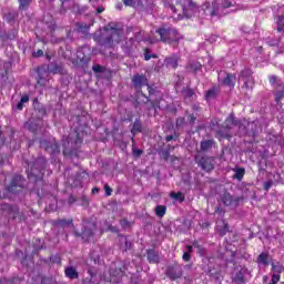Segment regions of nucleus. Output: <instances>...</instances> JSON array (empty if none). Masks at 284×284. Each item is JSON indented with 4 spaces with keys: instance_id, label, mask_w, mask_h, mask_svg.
<instances>
[{
    "instance_id": "052dcab7",
    "label": "nucleus",
    "mask_w": 284,
    "mask_h": 284,
    "mask_svg": "<svg viewBox=\"0 0 284 284\" xmlns=\"http://www.w3.org/2000/svg\"><path fill=\"white\" fill-rule=\"evenodd\" d=\"M133 153L136 154V156H141V154L143 153V151L134 149V150H133Z\"/></svg>"
},
{
    "instance_id": "338daca9",
    "label": "nucleus",
    "mask_w": 284,
    "mask_h": 284,
    "mask_svg": "<svg viewBox=\"0 0 284 284\" xmlns=\"http://www.w3.org/2000/svg\"><path fill=\"white\" fill-rule=\"evenodd\" d=\"M278 40H275V41H272V42H268L270 45H278Z\"/></svg>"
},
{
    "instance_id": "0eeeda50",
    "label": "nucleus",
    "mask_w": 284,
    "mask_h": 284,
    "mask_svg": "<svg viewBox=\"0 0 284 284\" xmlns=\"http://www.w3.org/2000/svg\"><path fill=\"white\" fill-rule=\"evenodd\" d=\"M219 203H222V205H225V207H239L241 197H234L232 194H230V192H224L220 195Z\"/></svg>"
},
{
    "instance_id": "7ed1b4c3",
    "label": "nucleus",
    "mask_w": 284,
    "mask_h": 284,
    "mask_svg": "<svg viewBox=\"0 0 284 284\" xmlns=\"http://www.w3.org/2000/svg\"><path fill=\"white\" fill-rule=\"evenodd\" d=\"M63 154H74V150H77L81 143H83V139L79 136L78 132L70 133L68 138L63 136Z\"/></svg>"
},
{
    "instance_id": "5fc2aeb1",
    "label": "nucleus",
    "mask_w": 284,
    "mask_h": 284,
    "mask_svg": "<svg viewBox=\"0 0 284 284\" xmlns=\"http://www.w3.org/2000/svg\"><path fill=\"white\" fill-rule=\"evenodd\" d=\"M183 123H185V118H179L176 120V128H181V125H183Z\"/></svg>"
},
{
    "instance_id": "0e129e2a",
    "label": "nucleus",
    "mask_w": 284,
    "mask_h": 284,
    "mask_svg": "<svg viewBox=\"0 0 284 284\" xmlns=\"http://www.w3.org/2000/svg\"><path fill=\"white\" fill-rule=\"evenodd\" d=\"M99 192H100L99 187H93L92 189V194H99Z\"/></svg>"
},
{
    "instance_id": "cd10ccee",
    "label": "nucleus",
    "mask_w": 284,
    "mask_h": 284,
    "mask_svg": "<svg viewBox=\"0 0 284 284\" xmlns=\"http://www.w3.org/2000/svg\"><path fill=\"white\" fill-rule=\"evenodd\" d=\"M214 145V140H204L201 142L200 150L202 152H207Z\"/></svg>"
},
{
    "instance_id": "39448f33",
    "label": "nucleus",
    "mask_w": 284,
    "mask_h": 284,
    "mask_svg": "<svg viewBox=\"0 0 284 284\" xmlns=\"http://www.w3.org/2000/svg\"><path fill=\"white\" fill-rule=\"evenodd\" d=\"M173 1H175L176 6H180V8H182L183 14L184 17H186V19L194 17V14L199 12V6H196V3H194V1L192 0H173Z\"/></svg>"
},
{
    "instance_id": "9d476101",
    "label": "nucleus",
    "mask_w": 284,
    "mask_h": 284,
    "mask_svg": "<svg viewBox=\"0 0 284 284\" xmlns=\"http://www.w3.org/2000/svg\"><path fill=\"white\" fill-rule=\"evenodd\" d=\"M23 176L21 175H14L11 180L10 185L7 187L8 192H11L12 194H17V192H21L23 189Z\"/></svg>"
},
{
    "instance_id": "ddd939ff",
    "label": "nucleus",
    "mask_w": 284,
    "mask_h": 284,
    "mask_svg": "<svg viewBox=\"0 0 284 284\" xmlns=\"http://www.w3.org/2000/svg\"><path fill=\"white\" fill-rule=\"evenodd\" d=\"M166 276L171 278V281H176V278H181L183 276V271L179 266H169L166 270Z\"/></svg>"
},
{
    "instance_id": "de8ad7c7",
    "label": "nucleus",
    "mask_w": 284,
    "mask_h": 284,
    "mask_svg": "<svg viewBox=\"0 0 284 284\" xmlns=\"http://www.w3.org/2000/svg\"><path fill=\"white\" fill-rule=\"evenodd\" d=\"M92 70H93V72L101 73V72H103V67H101V64H94L92 67Z\"/></svg>"
},
{
    "instance_id": "f8f14e48",
    "label": "nucleus",
    "mask_w": 284,
    "mask_h": 284,
    "mask_svg": "<svg viewBox=\"0 0 284 284\" xmlns=\"http://www.w3.org/2000/svg\"><path fill=\"white\" fill-rule=\"evenodd\" d=\"M132 83L135 90H141L143 87L148 85V78L143 74H135L132 78Z\"/></svg>"
},
{
    "instance_id": "2eb2a0df",
    "label": "nucleus",
    "mask_w": 284,
    "mask_h": 284,
    "mask_svg": "<svg viewBox=\"0 0 284 284\" xmlns=\"http://www.w3.org/2000/svg\"><path fill=\"white\" fill-rule=\"evenodd\" d=\"M225 128H227L229 130H232V128H241V120H236V118H234V114L231 113L224 121L223 124Z\"/></svg>"
},
{
    "instance_id": "473e14b6",
    "label": "nucleus",
    "mask_w": 284,
    "mask_h": 284,
    "mask_svg": "<svg viewBox=\"0 0 284 284\" xmlns=\"http://www.w3.org/2000/svg\"><path fill=\"white\" fill-rule=\"evenodd\" d=\"M45 77H48V72L44 71V73H41V70H38V84L39 85H45V83H48V79H45Z\"/></svg>"
},
{
    "instance_id": "e2e57ef3",
    "label": "nucleus",
    "mask_w": 284,
    "mask_h": 284,
    "mask_svg": "<svg viewBox=\"0 0 284 284\" xmlns=\"http://www.w3.org/2000/svg\"><path fill=\"white\" fill-rule=\"evenodd\" d=\"M108 230H110L111 232H118L116 227L112 225H108Z\"/></svg>"
},
{
    "instance_id": "c756f323",
    "label": "nucleus",
    "mask_w": 284,
    "mask_h": 284,
    "mask_svg": "<svg viewBox=\"0 0 284 284\" xmlns=\"http://www.w3.org/2000/svg\"><path fill=\"white\" fill-rule=\"evenodd\" d=\"M142 130H143V125L141 124V120L140 119L135 120L131 129V133L133 134V136L134 134H138V132H142Z\"/></svg>"
},
{
    "instance_id": "aec40b11",
    "label": "nucleus",
    "mask_w": 284,
    "mask_h": 284,
    "mask_svg": "<svg viewBox=\"0 0 284 284\" xmlns=\"http://www.w3.org/2000/svg\"><path fill=\"white\" fill-rule=\"evenodd\" d=\"M256 263H258V265H264V267H267V265H270V253H261L257 256Z\"/></svg>"
},
{
    "instance_id": "4c0bfd02",
    "label": "nucleus",
    "mask_w": 284,
    "mask_h": 284,
    "mask_svg": "<svg viewBox=\"0 0 284 284\" xmlns=\"http://www.w3.org/2000/svg\"><path fill=\"white\" fill-rule=\"evenodd\" d=\"M193 247L197 250L200 256H205V247H203V245H201L197 241L193 242Z\"/></svg>"
},
{
    "instance_id": "20e7f679",
    "label": "nucleus",
    "mask_w": 284,
    "mask_h": 284,
    "mask_svg": "<svg viewBox=\"0 0 284 284\" xmlns=\"http://www.w3.org/2000/svg\"><path fill=\"white\" fill-rule=\"evenodd\" d=\"M43 170H45V159L39 158L34 163L33 168L28 169V179L34 181V183H39V181H43Z\"/></svg>"
},
{
    "instance_id": "2f4dec72",
    "label": "nucleus",
    "mask_w": 284,
    "mask_h": 284,
    "mask_svg": "<svg viewBox=\"0 0 284 284\" xmlns=\"http://www.w3.org/2000/svg\"><path fill=\"white\" fill-rule=\"evenodd\" d=\"M24 128L29 130L30 132H37L39 130V123L34 122V120H29L26 124Z\"/></svg>"
},
{
    "instance_id": "412c9836",
    "label": "nucleus",
    "mask_w": 284,
    "mask_h": 284,
    "mask_svg": "<svg viewBox=\"0 0 284 284\" xmlns=\"http://www.w3.org/2000/svg\"><path fill=\"white\" fill-rule=\"evenodd\" d=\"M275 30L280 32V34H284V16H275Z\"/></svg>"
},
{
    "instance_id": "a211bd4d",
    "label": "nucleus",
    "mask_w": 284,
    "mask_h": 284,
    "mask_svg": "<svg viewBox=\"0 0 284 284\" xmlns=\"http://www.w3.org/2000/svg\"><path fill=\"white\" fill-rule=\"evenodd\" d=\"M232 134L230 133V129L227 126H223L216 131L215 138L222 141V139H230Z\"/></svg>"
},
{
    "instance_id": "c9c22d12",
    "label": "nucleus",
    "mask_w": 284,
    "mask_h": 284,
    "mask_svg": "<svg viewBox=\"0 0 284 284\" xmlns=\"http://www.w3.org/2000/svg\"><path fill=\"white\" fill-rule=\"evenodd\" d=\"M216 94H217L216 88L213 87L205 93L206 101H212V99H216Z\"/></svg>"
},
{
    "instance_id": "f704fd0d",
    "label": "nucleus",
    "mask_w": 284,
    "mask_h": 284,
    "mask_svg": "<svg viewBox=\"0 0 284 284\" xmlns=\"http://www.w3.org/2000/svg\"><path fill=\"white\" fill-rule=\"evenodd\" d=\"M170 197L174 201H180V203H183V201H185V195L182 192H171Z\"/></svg>"
},
{
    "instance_id": "09e8293b",
    "label": "nucleus",
    "mask_w": 284,
    "mask_h": 284,
    "mask_svg": "<svg viewBox=\"0 0 284 284\" xmlns=\"http://www.w3.org/2000/svg\"><path fill=\"white\" fill-rule=\"evenodd\" d=\"M272 185H274V182H273L272 180L266 181V182L264 183V190H265L266 192L270 191V189L272 187Z\"/></svg>"
},
{
    "instance_id": "f257e3e1",
    "label": "nucleus",
    "mask_w": 284,
    "mask_h": 284,
    "mask_svg": "<svg viewBox=\"0 0 284 284\" xmlns=\"http://www.w3.org/2000/svg\"><path fill=\"white\" fill-rule=\"evenodd\" d=\"M93 40L100 45V54L104 57L112 54L114 47L123 41V26L121 23L110 22L93 34Z\"/></svg>"
},
{
    "instance_id": "b1692460",
    "label": "nucleus",
    "mask_w": 284,
    "mask_h": 284,
    "mask_svg": "<svg viewBox=\"0 0 284 284\" xmlns=\"http://www.w3.org/2000/svg\"><path fill=\"white\" fill-rule=\"evenodd\" d=\"M48 71L52 72V74H63V67L57 63H50L48 65Z\"/></svg>"
},
{
    "instance_id": "58836bf2",
    "label": "nucleus",
    "mask_w": 284,
    "mask_h": 284,
    "mask_svg": "<svg viewBox=\"0 0 284 284\" xmlns=\"http://www.w3.org/2000/svg\"><path fill=\"white\" fill-rule=\"evenodd\" d=\"M77 28L79 32H88V30H90V26H88V23L85 22H78L77 23Z\"/></svg>"
},
{
    "instance_id": "f3484780",
    "label": "nucleus",
    "mask_w": 284,
    "mask_h": 284,
    "mask_svg": "<svg viewBox=\"0 0 284 284\" xmlns=\"http://www.w3.org/2000/svg\"><path fill=\"white\" fill-rule=\"evenodd\" d=\"M72 225V220H55L53 221V227L55 230H67Z\"/></svg>"
},
{
    "instance_id": "4468645a",
    "label": "nucleus",
    "mask_w": 284,
    "mask_h": 284,
    "mask_svg": "<svg viewBox=\"0 0 284 284\" xmlns=\"http://www.w3.org/2000/svg\"><path fill=\"white\" fill-rule=\"evenodd\" d=\"M250 274V271L246 267L240 268L239 272L233 276V283L243 284L245 283V277Z\"/></svg>"
},
{
    "instance_id": "e433bc0d",
    "label": "nucleus",
    "mask_w": 284,
    "mask_h": 284,
    "mask_svg": "<svg viewBox=\"0 0 284 284\" xmlns=\"http://www.w3.org/2000/svg\"><path fill=\"white\" fill-rule=\"evenodd\" d=\"M30 101V97L28 94H24L21 97L20 102L17 104V110H23V104L28 103Z\"/></svg>"
},
{
    "instance_id": "1a4fd4ad",
    "label": "nucleus",
    "mask_w": 284,
    "mask_h": 284,
    "mask_svg": "<svg viewBox=\"0 0 284 284\" xmlns=\"http://www.w3.org/2000/svg\"><path fill=\"white\" fill-rule=\"evenodd\" d=\"M195 161L204 172H212L214 170V159L212 158L196 155Z\"/></svg>"
},
{
    "instance_id": "49530a36",
    "label": "nucleus",
    "mask_w": 284,
    "mask_h": 284,
    "mask_svg": "<svg viewBox=\"0 0 284 284\" xmlns=\"http://www.w3.org/2000/svg\"><path fill=\"white\" fill-rule=\"evenodd\" d=\"M156 59V55L155 54H150V50H145V53H144V59L146 60V61H150V59Z\"/></svg>"
},
{
    "instance_id": "4be33fe9",
    "label": "nucleus",
    "mask_w": 284,
    "mask_h": 284,
    "mask_svg": "<svg viewBox=\"0 0 284 284\" xmlns=\"http://www.w3.org/2000/svg\"><path fill=\"white\" fill-rule=\"evenodd\" d=\"M274 97H275L276 103H278L281 99H284V83H280L275 87Z\"/></svg>"
},
{
    "instance_id": "69168bd1",
    "label": "nucleus",
    "mask_w": 284,
    "mask_h": 284,
    "mask_svg": "<svg viewBox=\"0 0 284 284\" xmlns=\"http://www.w3.org/2000/svg\"><path fill=\"white\" fill-rule=\"evenodd\" d=\"M173 139H174V135H168L166 136V142L170 143V141H173Z\"/></svg>"
},
{
    "instance_id": "603ef678",
    "label": "nucleus",
    "mask_w": 284,
    "mask_h": 284,
    "mask_svg": "<svg viewBox=\"0 0 284 284\" xmlns=\"http://www.w3.org/2000/svg\"><path fill=\"white\" fill-rule=\"evenodd\" d=\"M215 214H220V216H224L225 210H223V207L221 206H217L215 207Z\"/></svg>"
},
{
    "instance_id": "c03bdc74",
    "label": "nucleus",
    "mask_w": 284,
    "mask_h": 284,
    "mask_svg": "<svg viewBox=\"0 0 284 284\" xmlns=\"http://www.w3.org/2000/svg\"><path fill=\"white\" fill-rule=\"evenodd\" d=\"M278 281H281V275L273 274L268 284H276V283H278Z\"/></svg>"
},
{
    "instance_id": "7c9ffc66",
    "label": "nucleus",
    "mask_w": 284,
    "mask_h": 284,
    "mask_svg": "<svg viewBox=\"0 0 284 284\" xmlns=\"http://www.w3.org/2000/svg\"><path fill=\"white\" fill-rule=\"evenodd\" d=\"M166 212H168V206L166 205L155 206V216H159L160 219H163V216H165Z\"/></svg>"
},
{
    "instance_id": "864d4df0",
    "label": "nucleus",
    "mask_w": 284,
    "mask_h": 284,
    "mask_svg": "<svg viewBox=\"0 0 284 284\" xmlns=\"http://www.w3.org/2000/svg\"><path fill=\"white\" fill-rule=\"evenodd\" d=\"M82 53H83V49H79L77 52V57L79 61H83L85 59V57L81 55Z\"/></svg>"
},
{
    "instance_id": "a18cd8bd",
    "label": "nucleus",
    "mask_w": 284,
    "mask_h": 284,
    "mask_svg": "<svg viewBox=\"0 0 284 284\" xmlns=\"http://www.w3.org/2000/svg\"><path fill=\"white\" fill-rule=\"evenodd\" d=\"M270 83H271V85H275V88H276V85H278L282 82H278V77L272 75V77H270Z\"/></svg>"
},
{
    "instance_id": "393cba45",
    "label": "nucleus",
    "mask_w": 284,
    "mask_h": 284,
    "mask_svg": "<svg viewBox=\"0 0 284 284\" xmlns=\"http://www.w3.org/2000/svg\"><path fill=\"white\" fill-rule=\"evenodd\" d=\"M271 267L273 274H278L280 276L281 274H283L284 267L283 264H281L280 262H272Z\"/></svg>"
},
{
    "instance_id": "79ce46f5",
    "label": "nucleus",
    "mask_w": 284,
    "mask_h": 284,
    "mask_svg": "<svg viewBox=\"0 0 284 284\" xmlns=\"http://www.w3.org/2000/svg\"><path fill=\"white\" fill-rule=\"evenodd\" d=\"M164 6L168 10H171L172 14H176V7H174V3L165 2Z\"/></svg>"
},
{
    "instance_id": "6e6552de",
    "label": "nucleus",
    "mask_w": 284,
    "mask_h": 284,
    "mask_svg": "<svg viewBox=\"0 0 284 284\" xmlns=\"http://www.w3.org/2000/svg\"><path fill=\"white\" fill-rule=\"evenodd\" d=\"M239 81H243V87L246 90H252L254 88V79L252 78V69H244L241 71Z\"/></svg>"
},
{
    "instance_id": "6e6d98bb",
    "label": "nucleus",
    "mask_w": 284,
    "mask_h": 284,
    "mask_svg": "<svg viewBox=\"0 0 284 284\" xmlns=\"http://www.w3.org/2000/svg\"><path fill=\"white\" fill-rule=\"evenodd\" d=\"M222 6L223 8H232V2H230L229 0H223Z\"/></svg>"
},
{
    "instance_id": "8fccbe9b",
    "label": "nucleus",
    "mask_w": 284,
    "mask_h": 284,
    "mask_svg": "<svg viewBox=\"0 0 284 284\" xmlns=\"http://www.w3.org/2000/svg\"><path fill=\"white\" fill-rule=\"evenodd\" d=\"M182 258L185 261V263H189V261L192 258V255L190 252H184Z\"/></svg>"
},
{
    "instance_id": "6ab92c4d",
    "label": "nucleus",
    "mask_w": 284,
    "mask_h": 284,
    "mask_svg": "<svg viewBox=\"0 0 284 284\" xmlns=\"http://www.w3.org/2000/svg\"><path fill=\"white\" fill-rule=\"evenodd\" d=\"M166 68H172L176 70L179 68V55H172L165 59L164 61Z\"/></svg>"
},
{
    "instance_id": "4d7b16f0",
    "label": "nucleus",
    "mask_w": 284,
    "mask_h": 284,
    "mask_svg": "<svg viewBox=\"0 0 284 284\" xmlns=\"http://www.w3.org/2000/svg\"><path fill=\"white\" fill-rule=\"evenodd\" d=\"M33 57H43V50L39 49L38 51L33 52Z\"/></svg>"
},
{
    "instance_id": "37998d69",
    "label": "nucleus",
    "mask_w": 284,
    "mask_h": 284,
    "mask_svg": "<svg viewBox=\"0 0 284 284\" xmlns=\"http://www.w3.org/2000/svg\"><path fill=\"white\" fill-rule=\"evenodd\" d=\"M30 1H32V0H19L20 10H26L28 8V6H30Z\"/></svg>"
},
{
    "instance_id": "5701e85b",
    "label": "nucleus",
    "mask_w": 284,
    "mask_h": 284,
    "mask_svg": "<svg viewBox=\"0 0 284 284\" xmlns=\"http://www.w3.org/2000/svg\"><path fill=\"white\" fill-rule=\"evenodd\" d=\"M222 83L227 88H234V83H236V75L229 73Z\"/></svg>"
},
{
    "instance_id": "f03ea898",
    "label": "nucleus",
    "mask_w": 284,
    "mask_h": 284,
    "mask_svg": "<svg viewBox=\"0 0 284 284\" xmlns=\"http://www.w3.org/2000/svg\"><path fill=\"white\" fill-rule=\"evenodd\" d=\"M143 31L136 33L135 41H149V43H159V41H163V43H172V41H179V31L172 27H162L152 31V36L149 39L143 38Z\"/></svg>"
},
{
    "instance_id": "13d9d810",
    "label": "nucleus",
    "mask_w": 284,
    "mask_h": 284,
    "mask_svg": "<svg viewBox=\"0 0 284 284\" xmlns=\"http://www.w3.org/2000/svg\"><path fill=\"white\" fill-rule=\"evenodd\" d=\"M102 12H105V8L103 6H100L97 8V13L101 14Z\"/></svg>"
},
{
    "instance_id": "bb28decb",
    "label": "nucleus",
    "mask_w": 284,
    "mask_h": 284,
    "mask_svg": "<svg viewBox=\"0 0 284 284\" xmlns=\"http://www.w3.org/2000/svg\"><path fill=\"white\" fill-rule=\"evenodd\" d=\"M64 274H65L67 278H71V280L79 278V273L77 272V270L74 267L65 268Z\"/></svg>"
},
{
    "instance_id": "423d86ee",
    "label": "nucleus",
    "mask_w": 284,
    "mask_h": 284,
    "mask_svg": "<svg viewBox=\"0 0 284 284\" xmlns=\"http://www.w3.org/2000/svg\"><path fill=\"white\" fill-rule=\"evenodd\" d=\"M97 231V223L89 221V222H83L82 224V232L81 233H75L77 236H81L83 241H90L92 236H94V232Z\"/></svg>"
},
{
    "instance_id": "a19ab883",
    "label": "nucleus",
    "mask_w": 284,
    "mask_h": 284,
    "mask_svg": "<svg viewBox=\"0 0 284 284\" xmlns=\"http://www.w3.org/2000/svg\"><path fill=\"white\" fill-rule=\"evenodd\" d=\"M120 242H121V243H124L123 250H124L125 252H128V250H130V247H132V242H129V241H128V237H125V236H121V237H120Z\"/></svg>"
},
{
    "instance_id": "dca6fc26",
    "label": "nucleus",
    "mask_w": 284,
    "mask_h": 284,
    "mask_svg": "<svg viewBox=\"0 0 284 284\" xmlns=\"http://www.w3.org/2000/svg\"><path fill=\"white\" fill-rule=\"evenodd\" d=\"M124 6L129 8H145L148 0H122Z\"/></svg>"
},
{
    "instance_id": "9b49d317",
    "label": "nucleus",
    "mask_w": 284,
    "mask_h": 284,
    "mask_svg": "<svg viewBox=\"0 0 284 284\" xmlns=\"http://www.w3.org/2000/svg\"><path fill=\"white\" fill-rule=\"evenodd\" d=\"M41 148L45 150L49 154H59L61 152V149L59 148V144L57 142H48L45 140H42L40 142Z\"/></svg>"
},
{
    "instance_id": "a878e982",
    "label": "nucleus",
    "mask_w": 284,
    "mask_h": 284,
    "mask_svg": "<svg viewBox=\"0 0 284 284\" xmlns=\"http://www.w3.org/2000/svg\"><path fill=\"white\" fill-rule=\"evenodd\" d=\"M148 261L149 263H159L160 261L159 253L155 252L154 250L148 251Z\"/></svg>"
},
{
    "instance_id": "774afa93",
    "label": "nucleus",
    "mask_w": 284,
    "mask_h": 284,
    "mask_svg": "<svg viewBox=\"0 0 284 284\" xmlns=\"http://www.w3.org/2000/svg\"><path fill=\"white\" fill-rule=\"evenodd\" d=\"M190 121H191V123H194V121H196V116H194L193 114L190 115Z\"/></svg>"
},
{
    "instance_id": "bf43d9fd",
    "label": "nucleus",
    "mask_w": 284,
    "mask_h": 284,
    "mask_svg": "<svg viewBox=\"0 0 284 284\" xmlns=\"http://www.w3.org/2000/svg\"><path fill=\"white\" fill-rule=\"evenodd\" d=\"M186 252H189V254H192V252H194V245H187Z\"/></svg>"
},
{
    "instance_id": "c85d7f7f",
    "label": "nucleus",
    "mask_w": 284,
    "mask_h": 284,
    "mask_svg": "<svg viewBox=\"0 0 284 284\" xmlns=\"http://www.w3.org/2000/svg\"><path fill=\"white\" fill-rule=\"evenodd\" d=\"M201 68H203V65L200 62L192 61L187 65V71L189 72H199L201 70Z\"/></svg>"
},
{
    "instance_id": "72a5a7b5",
    "label": "nucleus",
    "mask_w": 284,
    "mask_h": 284,
    "mask_svg": "<svg viewBox=\"0 0 284 284\" xmlns=\"http://www.w3.org/2000/svg\"><path fill=\"white\" fill-rule=\"evenodd\" d=\"M233 179H236V181H243V176H245V169L239 168L234 170Z\"/></svg>"
},
{
    "instance_id": "3c124183",
    "label": "nucleus",
    "mask_w": 284,
    "mask_h": 284,
    "mask_svg": "<svg viewBox=\"0 0 284 284\" xmlns=\"http://www.w3.org/2000/svg\"><path fill=\"white\" fill-rule=\"evenodd\" d=\"M104 192L106 196H112V187H110V185H104Z\"/></svg>"
},
{
    "instance_id": "ea45409f",
    "label": "nucleus",
    "mask_w": 284,
    "mask_h": 284,
    "mask_svg": "<svg viewBox=\"0 0 284 284\" xmlns=\"http://www.w3.org/2000/svg\"><path fill=\"white\" fill-rule=\"evenodd\" d=\"M90 257L92 258V261L97 264V263H100L101 261V255L99 254V248L98 251H92L90 253Z\"/></svg>"
},
{
    "instance_id": "680f3d73",
    "label": "nucleus",
    "mask_w": 284,
    "mask_h": 284,
    "mask_svg": "<svg viewBox=\"0 0 284 284\" xmlns=\"http://www.w3.org/2000/svg\"><path fill=\"white\" fill-rule=\"evenodd\" d=\"M227 233V224H224V229L221 232L222 235H225Z\"/></svg>"
}]
</instances>
